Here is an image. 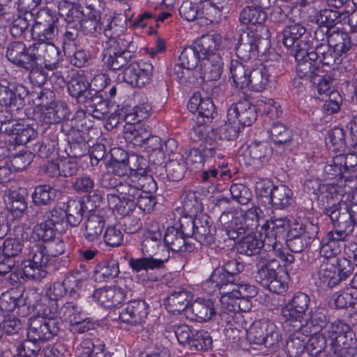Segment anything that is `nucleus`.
<instances>
[{
    "label": "nucleus",
    "mask_w": 357,
    "mask_h": 357,
    "mask_svg": "<svg viewBox=\"0 0 357 357\" xmlns=\"http://www.w3.org/2000/svg\"><path fill=\"white\" fill-rule=\"evenodd\" d=\"M216 314L214 303L211 299L197 298L186 310L188 319L206 322L211 320Z\"/></svg>",
    "instance_id": "nucleus-17"
},
{
    "label": "nucleus",
    "mask_w": 357,
    "mask_h": 357,
    "mask_svg": "<svg viewBox=\"0 0 357 357\" xmlns=\"http://www.w3.org/2000/svg\"><path fill=\"white\" fill-rule=\"evenodd\" d=\"M252 163L259 167L266 163L271 155L272 149L266 142H255L248 148Z\"/></svg>",
    "instance_id": "nucleus-38"
},
{
    "label": "nucleus",
    "mask_w": 357,
    "mask_h": 357,
    "mask_svg": "<svg viewBox=\"0 0 357 357\" xmlns=\"http://www.w3.org/2000/svg\"><path fill=\"white\" fill-rule=\"evenodd\" d=\"M188 109L192 113L197 112L201 116L211 119L215 113L214 103L210 98H204L199 93H195L188 103Z\"/></svg>",
    "instance_id": "nucleus-29"
},
{
    "label": "nucleus",
    "mask_w": 357,
    "mask_h": 357,
    "mask_svg": "<svg viewBox=\"0 0 357 357\" xmlns=\"http://www.w3.org/2000/svg\"><path fill=\"white\" fill-rule=\"evenodd\" d=\"M268 132L270 138L278 145L287 144L292 139L291 131L280 121L273 122Z\"/></svg>",
    "instance_id": "nucleus-50"
},
{
    "label": "nucleus",
    "mask_w": 357,
    "mask_h": 357,
    "mask_svg": "<svg viewBox=\"0 0 357 357\" xmlns=\"http://www.w3.org/2000/svg\"><path fill=\"white\" fill-rule=\"evenodd\" d=\"M271 204L276 208L284 209L292 206L293 192L285 185H276L270 199Z\"/></svg>",
    "instance_id": "nucleus-39"
},
{
    "label": "nucleus",
    "mask_w": 357,
    "mask_h": 357,
    "mask_svg": "<svg viewBox=\"0 0 357 357\" xmlns=\"http://www.w3.org/2000/svg\"><path fill=\"white\" fill-rule=\"evenodd\" d=\"M255 106L258 112L268 115L271 119L279 118L282 113L280 106L271 98L261 96L257 100Z\"/></svg>",
    "instance_id": "nucleus-51"
},
{
    "label": "nucleus",
    "mask_w": 357,
    "mask_h": 357,
    "mask_svg": "<svg viewBox=\"0 0 357 357\" xmlns=\"http://www.w3.org/2000/svg\"><path fill=\"white\" fill-rule=\"evenodd\" d=\"M40 351L41 347L38 341L29 337L17 347L20 357H37Z\"/></svg>",
    "instance_id": "nucleus-64"
},
{
    "label": "nucleus",
    "mask_w": 357,
    "mask_h": 357,
    "mask_svg": "<svg viewBox=\"0 0 357 357\" xmlns=\"http://www.w3.org/2000/svg\"><path fill=\"white\" fill-rule=\"evenodd\" d=\"M265 243V236H260V238H259L256 234L248 233L240 241L238 250L241 254L248 256L258 255L259 257L261 254L269 253L274 255L273 252L268 250Z\"/></svg>",
    "instance_id": "nucleus-24"
},
{
    "label": "nucleus",
    "mask_w": 357,
    "mask_h": 357,
    "mask_svg": "<svg viewBox=\"0 0 357 357\" xmlns=\"http://www.w3.org/2000/svg\"><path fill=\"white\" fill-rule=\"evenodd\" d=\"M318 233L319 226L310 224L306 226L305 231L298 235H293L291 231V238L287 240V245L292 252H301L317 238Z\"/></svg>",
    "instance_id": "nucleus-20"
},
{
    "label": "nucleus",
    "mask_w": 357,
    "mask_h": 357,
    "mask_svg": "<svg viewBox=\"0 0 357 357\" xmlns=\"http://www.w3.org/2000/svg\"><path fill=\"white\" fill-rule=\"evenodd\" d=\"M234 284V278L221 267L215 268L205 283V284L211 286L212 288L218 289L220 294L222 293L223 289H231Z\"/></svg>",
    "instance_id": "nucleus-42"
},
{
    "label": "nucleus",
    "mask_w": 357,
    "mask_h": 357,
    "mask_svg": "<svg viewBox=\"0 0 357 357\" xmlns=\"http://www.w3.org/2000/svg\"><path fill=\"white\" fill-rule=\"evenodd\" d=\"M84 211V203L80 199H71L68 202L66 212V225L78 226L82 220Z\"/></svg>",
    "instance_id": "nucleus-46"
},
{
    "label": "nucleus",
    "mask_w": 357,
    "mask_h": 357,
    "mask_svg": "<svg viewBox=\"0 0 357 357\" xmlns=\"http://www.w3.org/2000/svg\"><path fill=\"white\" fill-rule=\"evenodd\" d=\"M247 338L251 344H264L269 347L278 344L282 335L276 325L269 320L255 321L247 331Z\"/></svg>",
    "instance_id": "nucleus-12"
},
{
    "label": "nucleus",
    "mask_w": 357,
    "mask_h": 357,
    "mask_svg": "<svg viewBox=\"0 0 357 357\" xmlns=\"http://www.w3.org/2000/svg\"><path fill=\"white\" fill-rule=\"evenodd\" d=\"M65 210L60 207H54L45 215V221L55 231H61L66 224Z\"/></svg>",
    "instance_id": "nucleus-57"
},
{
    "label": "nucleus",
    "mask_w": 357,
    "mask_h": 357,
    "mask_svg": "<svg viewBox=\"0 0 357 357\" xmlns=\"http://www.w3.org/2000/svg\"><path fill=\"white\" fill-rule=\"evenodd\" d=\"M261 213L257 207H252L245 212H224L220 217V222L228 238L235 240L257 227Z\"/></svg>",
    "instance_id": "nucleus-4"
},
{
    "label": "nucleus",
    "mask_w": 357,
    "mask_h": 357,
    "mask_svg": "<svg viewBox=\"0 0 357 357\" xmlns=\"http://www.w3.org/2000/svg\"><path fill=\"white\" fill-rule=\"evenodd\" d=\"M7 59L13 64L24 67V64L30 67H38V58L36 54H26L25 45L22 42H14L8 46L6 52Z\"/></svg>",
    "instance_id": "nucleus-23"
},
{
    "label": "nucleus",
    "mask_w": 357,
    "mask_h": 357,
    "mask_svg": "<svg viewBox=\"0 0 357 357\" xmlns=\"http://www.w3.org/2000/svg\"><path fill=\"white\" fill-rule=\"evenodd\" d=\"M34 48L38 53V59L43 56L45 61L44 67H51L53 62L59 56V50L54 45L52 41L47 43H37L34 45Z\"/></svg>",
    "instance_id": "nucleus-49"
},
{
    "label": "nucleus",
    "mask_w": 357,
    "mask_h": 357,
    "mask_svg": "<svg viewBox=\"0 0 357 357\" xmlns=\"http://www.w3.org/2000/svg\"><path fill=\"white\" fill-rule=\"evenodd\" d=\"M105 351V344L98 338L84 339L75 349L77 357H94L95 354Z\"/></svg>",
    "instance_id": "nucleus-43"
},
{
    "label": "nucleus",
    "mask_w": 357,
    "mask_h": 357,
    "mask_svg": "<svg viewBox=\"0 0 357 357\" xmlns=\"http://www.w3.org/2000/svg\"><path fill=\"white\" fill-rule=\"evenodd\" d=\"M105 227V221L102 216L91 214L84 223L83 235L90 242L98 241Z\"/></svg>",
    "instance_id": "nucleus-33"
},
{
    "label": "nucleus",
    "mask_w": 357,
    "mask_h": 357,
    "mask_svg": "<svg viewBox=\"0 0 357 357\" xmlns=\"http://www.w3.org/2000/svg\"><path fill=\"white\" fill-rule=\"evenodd\" d=\"M93 299L100 305L105 307H117L124 301L126 293L119 287H107L94 291Z\"/></svg>",
    "instance_id": "nucleus-19"
},
{
    "label": "nucleus",
    "mask_w": 357,
    "mask_h": 357,
    "mask_svg": "<svg viewBox=\"0 0 357 357\" xmlns=\"http://www.w3.org/2000/svg\"><path fill=\"white\" fill-rule=\"evenodd\" d=\"M58 10L59 15L64 17L68 24L79 23L85 17L78 2L61 0L58 4Z\"/></svg>",
    "instance_id": "nucleus-34"
},
{
    "label": "nucleus",
    "mask_w": 357,
    "mask_h": 357,
    "mask_svg": "<svg viewBox=\"0 0 357 357\" xmlns=\"http://www.w3.org/2000/svg\"><path fill=\"white\" fill-rule=\"evenodd\" d=\"M169 256L165 258H153L149 256L140 258H130L128 264L132 271L135 273L148 271L160 268L168 260Z\"/></svg>",
    "instance_id": "nucleus-37"
},
{
    "label": "nucleus",
    "mask_w": 357,
    "mask_h": 357,
    "mask_svg": "<svg viewBox=\"0 0 357 357\" xmlns=\"http://www.w3.org/2000/svg\"><path fill=\"white\" fill-rule=\"evenodd\" d=\"M56 190L49 185L37 186L32 195L33 201L38 205L48 204L56 195Z\"/></svg>",
    "instance_id": "nucleus-61"
},
{
    "label": "nucleus",
    "mask_w": 357,
    "mask_h": 357,
    "mask_svg": "<svg viewBox=\"0 0 357 357\" xmlns=\"http://www.w3.org/2000/svg\"><path fill=\"white\" fill-rule=\"evenodd\" d=\"M289 228V220L286 218L271 220L264 223L259 231V236H265V243L269 252L287 263H293L294 257L285 253L280 241V236Z\"/></svg>",
    "instance_id": "nucleus-8"
},
{
    "label": "nucleus",
    "mask_w": 357,
    "mask_h": 357,
    "mask_svg": "<svg viewBox=\"0 0 357 357\" xmlns=\"http://www.w3.org/2000/svg\"><path fill=\"white\" fill-rule=\"evenodd\" d=\"M105 23V17L102 19L101 16H86L79 23H77V26L79 27L84 35L97 37L98 35L101 33Z\"/></svg>",
    "instance_id": "nucleus-45"
},
{
    "label": "nucleus",
    "mask_w": 357,
    "mask_h": 357,
    "mask_svg": "<svg viewBox=\"0 0 357 357\" xmlns=\"http://www.w3.org/2000/svg\"><path fill=\"white\" fill-rule=\"evenodd\" d=\"M354 333L351 329L338 338L328 340L331 349L337 357H357V353H354Z\"/></svg>",
    "instance_id": "nucleus-26"
},
{
    "label": "nucleus",
    "mask_w": 357,
    "mask_h": 357,
    "mask_svg": "<svg viewBox=\"0 0 357 357\" xmlns=\"http://www.w3.org/2000/svg\"><path fill=\"white\" fill-rule=\"evenodd\" d=\"M31 28V36L37 43L53 41L59 33V19L48 8L37 13Z\"/></svg>",
    "instance_id": "nucleus-10"
},
{
    "label": "nucleus",
    "mask_w": 357,
    "mask_h": 357,
    "mask_svg": "<svg viewBox=\"0 0 357 357\" xmlns=\"http://www.w3.org/2000/svg\"><path fill=\"white\" fill-rule=\"evenodd\" d=\"M239 297L234 296L232 289L222 290L220 298V316L227 323H231L234 320L240 309Z\"/></svg>",
    "instance_id": "nucleus-25"
},
{
    "label": "nucleus",
    "mask_w": 357,
    "mask_h": 357,
    "mask_svg": "<svg viewBox=\"0 0 357 357\" xmlns=\"http://www.w3.org/2000/svg\"><path fill=\"white\" fill-rule=\"evenodd\" d=\"M273 256L275 255L269 253L261 254L257 257L255 280L270 291L280 294L285 291L287 283L279 277L278 270L280 268V264Z\"/></svg>",
    "instance_id": "nucleus-7"
},
{
    "label": "nucleus",
    "mask_w": 357,
    "mask_h": 357,
    "mask_svg": "<svg viewBox=\"0 0 357 357\" xmlns=\"http://www.w3.org/2000/svg\"><path fill=\"white\" fill-rule=\"evenodd\" d=\"M59 331L56 320L45 319L40 316L29 319L27 337L36 340H49Z\"/></svg>",
    "instance_id": "nucleus-15"
},
{
    "label": "nucleus",
    "mask_w": 357,
    "mask_h": 357,
    "mask_svg": "<svg viewBox=\"0 0 357 357\" xmlns=\"http://www.w3.org/2000/svg\"><path fill=\"white\" fill-rule=\"evenodd\" d=\"M130 36L126 34H122L115 38H110L105 40V49L112 51L114 54L119 53L129 54L127 51L130 45Z\"/></svg>",
    "instance_id": "nucleus-56"
},
{
    "label": "nucleus",
    "mask_w": 357,
    "mask_h": 357,
    "mask_svg": "<svg viewBox=\"0 0 357 357\" xmlns=\"http://www.w3.org/2000/svg\"><path fill=\"white\" fill-rule=\"evenodd\" d=\"M305 28L300 24H294L285 27L278 40L288 49L291 48L294 52V56L297 64H305V62L314 61L317 58V53L308 52L310 45L302 39L305 34Z\"/></svg>",
    "instance_id": "nucleus-6"
},
{
    "label": "nucleus",
    "mask_w": 357,
    "mask_h": 357,
    "mask_svg": "<svg viewBox=\"0 0 357 357\" xmlns=\"http://www.w3.org/2000/svg\"><path fill=\"white\" fill-rule=\"evenodd\" d=\"M222 38L219 34L202 36L194 47H187L178 58L179 67H212L229 66L236 67L237 60L231 59L228 54L218 51Z\"/></svg>",
    "instance_id": "nucleus-2"
},
{
    "label": "nucleus",
    "mask_w": 357,
    "mask_h": 357,
    "mask_svg": "<svg viewBox=\"0 0 357 357\" xmlns=\"http://www.w3.org/2000/svg\"><path fill=\"white\" fill-rule=\"evenodd\" d=\"M342 14L335 10L324 9L320 10L317 15V22L324 26L332 30L335 29V26L341 22Z\"/></svg>",
    "instance_id": "nucleus-63"
},
{
    "label": "nucleus",
    "mask_w": 357,
    "mask_h": 357,
    "mask_svg": "<svg viewBox=\"0 0 357 357\" xmlns=\"http://www.w3.org/2000/svg\"><path fill=\"white\" fill-rule=\"evenodd\" d=\"M119 273V266L116 261H105L96 266L93 278L98 282H102L114 278Z\"/></svg>",
    "instance_id": "nucleus-41"
},
{
    "label": "nucleus",
    "mask_w": 357,
    "mask_h": 357,
    "mask_svg": "<svg viewBox=\"0 0 357 357\" xmlns=\"http://www.w3.org/2000/svg\"><path fill=\"white\" fill-rule=\"evenodd\" d=\"M212 338L204 330L195 331L192 333L189 346L197 351H206L211 348Z\"/></svg>",
    "instance_id": "nucleus-62"
},
{
    "label": "nucleus",
    "mask_w": 357,
    "mask_h": 357,
    "mask_svg": "<svg viewBox=\"0 0 357 357\" xmlns=\"http://www.w3.org/2000/svg\"><path fill=\"white\" fill-rule=\"evenodd\" d=\"M88 278L89 273L86 266H80L79 268H77L67 275L64 279V284L69 288L70 294H76Z\"/></svg>",
    "instance_id": "nucleus-44"
},
{
    "label": "nucleus",
    "mask_w": 357,
    "mask_h": 357,
    "mask_svg": "<svg viewBox=\"0 0 357 357\" xmlns=\"http://www.w3.org/2000/svg\"><path fill=\"white\" fill-rule=\"evenodd\" d=\"M151 112V106L147 102L146 98H144L133 108L122 109L119 114V119L123 120L126 123L140 122L147 119L150 116Z\"/></svg>",
    "instance_id": "nucleus-30"
},
{
    "label": "nucleus",
    "mask_w": 357,
    "mask_h": 357,
    "mask_svg": "<svg viewBox=\"0 0 357 357\" xmlns=\"http://www.w3.org/2000/svg\"><path fill=\"white\" fill-rule=\"evenodd\" d=\"M351 271L350 262L346 259L322 261L318 271L320 285L332 288L347 278Z\"/></svg>",
    "instance_id": "nucleus-9"
},
{
    "label": "nucleus",
    "mask_w": 357,
    "mask_h": 357,
    "mask_svg": "<svg viewBox=\"0 0 357 357\" xmlns=\"http://www.w3.org/2000/svg\"><path fill=\"white\" fill-rule=\"evenodd\" d=\"M69 109L64 102H56L47 107L41 114V118L46 124L57 123L67 118Z\"/></svg>",
    "instance_id": "nucleus-32"
},
{
    "label": "nucleus",
    "mask_w": 357,
    "mask_h": 357,
    "mask_svg": "<svg viewBox=\"0 0 357 357\" xmlns=\"http://www.w3.org/2000/svg\"><path fill=\"white\" fill-rule=\"evenodd\" d=\"M182 224L190 237L193 236L202 245H208L214 242L215 229L207 215H197L193 220L190 217H183Z\"/></svg>",
    "instance_id": "nucleus-11"
},
{
    "label": "nucleus",
    "mask_w": 357,
    "mask_h": 357,
    "mask_svg": "<svg viewBox=\"0 0 357 357\" xmlns=\"http://www.w3.org/2000/svg\"><path fill=\"white\" fill-rule=\"evenodd\" d=\"M267 13L255 6H246L240 13L239 20L242 24L256 26L243 31L238 38L236 50L237 54L257 52L265 54L271 47V33L264 25Z\"/></svg>",
    "instance_id": "nucleus-1"
},
{
    "label": "nucleus",
    "mask_w": 357,
    "mask_h": 357,
    "mask_svg": "<svg viewBox=\"0 0 357 357\" xmlns=\"http://www.w3.org/2000/svg\"><path fill=\"white\" fill-rule=\"evenodd\" d=\"M310 298L306 294L297 292L292 299L282 309V315L287 321H299L308 308Z\"/></svg>",
    "instance_id": "nucleus-16"
},
{
    "label": "nucleus",
    "mask_w": 357,
    "mask_h": 357,
    "mask_svg": "<svg viewBox=\"0 0 357 357\" xmlns=\"http://www.w3.org/2000/svg\"><path fill=\"white\" fill-rule=\"evenodd\" d=\"M71 79L68 84L70 95L75 98L79 102H84L91 96L89 84L83 75H79L74 68L70 70Z\"/></svg>",
    "instance_id": "nucleus-21"
},
{
    "label": "nucleus",
    "mask_w": 357,
    "mask_h": 357,
    "mask_svg": "<svg viewBox=\"0 0 357 357\" xmlns=\"http://www.w3.org/2000/svg\"><path fill=\"white\" fill-rule=\"evenodd\" d=\"M309 77L313 84L317 86L319 98L324 99L331 95V91H336L331 89L333 79L323 68H314Z\"/></svg>",
    "instance_id": "nucleus-31"
},
{
    "label": "nucleus",
    "mask_w": 357,
    "mask_h": 357,
    "mask_svg": "<svg viewBox=\"0 0 357 357\" xmlns=\"http://www.w3.org/2000/svg\"><path fill=\"white\" fill-rule=\"evenodd\" d=\"M161 237L160 232L149 231L145 234L141 245L142 254L150 257L157 254L161 244Z\"/></svg>",
    "instance_id": "nucleus-48"
},
{
    "label": "nucleus",
    "mask_w": 357,
    "mask_h": 357,
    "mask_svg": "<svg viewBox=\"0 0 357 357\" xmlns=\"http://www.w3.org/2000/svg\"><path fill=\"white\" fill-rule=\"evenodd\" d=\"M152 77L149 68H125L123 79L132 86L142 87L149 83Z\"/></svg>",
    "instance_id": "nucleus-36"
},
{
    "label": "nucleus",
    "mask_w": 357,
    "mask_h": 357,
    "mask_svg": "<svg viewBox=\"0 0 357 357\" xmlns=\"http://www.w3.org/2000/svg\"><path fill=\"white\" fill-rule=\"evenodd\" d=\"M18 15L15 18L11 24L10 33L15 38L21 37L28 29L30 22L33 19L32 10H24L21 9L20 5H17Z\"/></svg>",
    "instance_id": "nucleus-40"
},
{
    "label": "nucleus",
    "mask_w": 357,
    "mask_h": 357,
    "mask_svg": "<svg viewBox=\"0 0 357 357\" xmlns=\"http://www.w3.org/2000/svg\"><path fill=\"white\" fill-rule=\"evenodd\" d=\"M192 298L190 291L179 288L172 292L165 300V307L169 312L180 313L187 310Z\"/></svg>",
    "instance_id": "nucleus-28"
},
{
    "label": "nucleus",
    "mask_w": 357,
    "mask_h": 357,
    "mask_svg": "<svg viewBox=\"0 0 357 357\" xmlns=\"http://www.w3.org/2000/svg\"><path fill=\"white\" fill-rule=\"evenodd\" d=\"M26 250V258L22 261L20 267L15 268L9 276L13 284L24 282L26 279L40 280L46 276L45 268L50 259L45 248L36 245Z\"/></svg>",
    "instance_id": "nucleus-3"
},
{
    "label": "nucleus",
    "mask_w": 357,
    "mask_h": 357,
    "mask_svg": "<svg viewBox=\"0 0 357 357\" xmlns=\"http://www.w3.org/2000/svg\"><path fill=\"white\" fill-rule=\"evenodd\" d=\"M183 217L178 218V223L168 227L164 236L165 246L172 252H190L194 250V245L188 242L190 237L188 231L182 226Z\"/></svg>",
    "instance_id": "nucleus-13"
},
{
    "label": "nucleus",
    "mask_w": 357,
    "mask_h": 357,
    "mask_svg": "<svg viewBox=\"0 0 357 357\" xmlns=\"http://www.w3.org/2000/svg\"><path fill=\"white\" fill-rule=\"evenodd\" d=\"M137 122L126 123L124 127L126 138L132 141L135 144H145L147 133Z\"/></svg>",
    "instance_id": "nucleus-59"
},
{
    "label": "nucleus",
    "mask_w": 357,
    "mask_h": 357,
    "mask_svg": "<svg viewBox=\"0 0 357 357\" xmlns=\"http://www.w3.org/2000/svg\"><path fill=\"white\" fill-rule=\"evenodd\" d=\"M132 179L140 188L142 192H155L157 190V184L153 178L146 173V171L140 168L132 170L130 174Z\"/></svg>",
    "instance_id": "nucleus-47"
},
{
    "label": "nucleus",
    "mask_w": 357,
    "mask_h": 357,
    "mask_svg": "<svg viewBox=\"0 0 357 357\" xmlns=\"http://www.w3.org/2000/svg\"><path fill=\"white\" fill-rule=\"evenodd\" d=\"M325 309L321 307L315 308L312 311L309 319L305 320L304 324H301L298 329L301 331V334H317L324 332L327 328L328 322L325 314Z\"/></svg>",
    "instance_id": "nucleus-22"
},
{
    "label": "nucleus",
    "mask_w": 357,
    "mask_h": 357,
    "mask_svg": "<svg viewBox=\"0 0 357 357\" xmlns=\"http://www.w3.org/2000/svg\"><path fill=\"white\" fill-rule=\"evenodd\" d=\"M145 144L152 151L149 155V160L153 162L156 165H161L165 160V153L163 147H160L161 139L157 136L149 137L147 134Z\"/></svg>",
    "instance_id": "nucleus-60"
},
{
    "label": "nucleus",
    "mask_w": 357,
    "mask_h": 357,
    "mask_svg": "<svg viewBox=\"0 0 357 357\" xmlns=\"http://www.w3.org/2000/svg\"><path fill=\"white\" fill-rule=\"evenodd\" d=\"M322 47H317L316 51H313L317 53V58L314 61H307L305 64H298V66H306L308 67H319V65L321 63L323 66H332L333 64H340L341 59L338 57H334L332 54L331 48L328 47L326 52H321Z\"/></svg>",
    "instance_id": "nucleus-53"
},
{
    "label": "nucleus",
    "mask_w": 357,
    "mask_h": 357,
    "mask_svg": "<svg viewBox=\"0 0 357 357\" xmlns=\"http://www.w3.org/2000/svg\"><path fill=\"white\" fill-rule=\"evenodd\" d=\"M148 316V305L144 301L135 300L127 303L126 307L119 312L121 321L131 325L141 324Z\"/></svg>",
    "instance_id": "nucleus-18"
},
{
    "label": "nucleus",
    "mask_w": 357,
    "mask_h": 357,
    "mask_svg": "<svg viewBox=\"0 0 357 357\" xmlns=\"http://www.w3.org/2000/svg\"><path fill=\"white\" fill-rule=\"evenodd\" d=\"M250 73L248 87L256 91L264 89L269 78L267 68H252Z\"/></svg>",
    "instance_id": "nucleus-52"
},
{
    "label": "nucleus",
    "mask_w": 357,
    "mask_h": 357,
    "mask_svg": "<svg viewBox=\"0 0 357 357\" xmlns=\"http://www.w3.org/2000/svg\"><path fill=\"white\" fill-rule=\"evenodd\" d=\"M227 119L224 128L228 132L226 137L236 138L241 129L252 125L257 119L256 106L248 99L240 100L228 108Z\"/></svg>",
    "instance_id": "nucleus-5"
},
{
    "label": "nucleus",
    "mask_w": 357,
    "mask_h": 357,
    "mask_svg": "<svg viewBox=\"0 0 357 357\" xmlns=\"http://www.w3.org/2000/svg\"><path fill=\"white\" fill-rule=\"evenodd\" d=\"M300 333L301 331L296 330L287 340L284 349L289 357H298L305 351V340L298 335Z\"/></svg>",
    "instance_id": "nucleus-55"
},
{
    "label": "nucleus",
    "mask_w": 357,
    "mask_h": 357,
    "mask_svg": "<svg viewBox=\"0 0 357 357\" xmlns=\"http://www.w3.org/2000/svg\"><path fill=\"white\" fill-rule=\"evenodd\" d=\"M353 45L354 44L351 42V35L336 29L331 31L327 49L333 48L337 55H340L346 53Z\"/></svg>",
    "instance_id": "nucleus-35"
},
{
    "label": "nucleus",
    "mask_w": 357,
    "mask_h": 357,
    "mask_svg": "<svg viewBox=\"0 0 357 357\" xmlns=\"http://www.w3.org/2000/svg\"><path fill=\"white\" fill-rule=\"evenodd\" d=\"M55 230L45 221L37 224L32 229L30 240L33 241H43L47 243L55 236Z\"/></svg>",
    "instance_id": "nucleus-58"
},
{
    "label": "nucleus",
    "mask_w": 357,
    "mask_h": 357,
    "mask_svg": "<svg viewBox=\"0 0 357 357\" xmlns=\"http://www.w3.org/2000/svg\"><path fill=\"white\" fill-rule=\"evenodd\" d=\"M327 198V204L324 206L323 212L328 215L334 225L347 230L353 231L355 220L350 208H340L338 202L335 201L332 197L331 198L326 196Z\"/></svg>",
    "instance_id": "nucleus-14"
},
{
    "label": "nucleus",
    "mask_w": 357,
    "mask_h": 357,
    "mask_svg": "<svg viewBox=\"0 0 357 357\" xmlns=\"http://www.w3.org/2000/svg\"><path fill=\"white\" fill-rule=\"evenodd\" d=\"M334 304L337 308L353 307L357 304V290L349 287L337 292L333 296Z\"/></svg>",
    "instance_id": "nucleus-54"
},
{
    "label": "nucleus",
    "mask_w": 357,
    "mask_h": 357,
    "mask_svg": "<svg viewBox=\"0 0 357 357\" xmlns=\"http://www.w3.org/2000/svg\"><path fill=\"white\" fill-rule=\"evenodd\" d=\"M116 192L126 201V205L128 206L129 210H132L135 206V201L142 193L140 188L132 179L130 175L116 185Z\"/></svg>",
    "instance_id": "nucleus-27"
}]
</instances>
